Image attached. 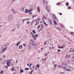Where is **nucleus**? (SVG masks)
<instances>
[{
	"label": "nucleus",
	"mask_w": 74,
	"mask_h": 74,
	"mask_svg": "<svg viewBox=\"0 0 74 74\" xmlns=\"http://www.w3.org/2000/svg\"><path fill=\"white\" fill-rule=\"evenodd\" d=\"M5 46H6V45H5L4 46V45H3L2 47V48L3 49H4H4H3V50H2V52H4V51H5V50H6V48H5Z\"/></svg>",
	"instance_id": "2"
},
{
	"label": "nucleus",
	"mask_w": 74,
	"mask_h": 74,
	"mask_svg": "<svg viewBox=\"0 0 74 74\" xmlns=\"http://www.w3.org/2000/svg\"><path fill=\"white\" fill-rule=\"evenodd\" d=\"M18 61V60H16V63H17V62Z\"/></svg>",
	"instance_id": "54"
},
{
	"label": "nucleus",
	"mask_w": 74,
	"mask_h": 74,
	"mask_svg": "<svg viewBox=\"0 0 74 74\" xmlns=\"http://www.w3.org/2000/svg\"><path fill=\"white\" fill-rule=\"evenodd\" d=\"M5 69H7V68H8V66H7V65L5 66Z\"/></svg>",
	"instance_id": "24"
},
{
	"label": "nucleus",
	"mask_w": 74,
	"mask_h": 74,
	"mask_svg": "<svg viewBox=\"0 0 74 74\" xmlns=\"http://www.w3.org/2000/svg\"><path fill=\"white\" fill-rule=\"evenodd\" d=\"M69 52H71V51L70 50Z\"/></svg>",
	"instance_id": "58"
},
{
	"label": "nucleus",
	"mask_w": 74,
	"mask_h": 74,
	"mask_svg": "<svg viewBox=\"0 0 74 74\" xmlns=\"http://www.w3.org/2000/svg\"><path fill=\"white\" fill-rule=\"evenodd\" d=\"M46 43H47V42H46V41H45V42L44 45H46Z\"/></svg>",
	"instance_id": "38"
},
{
	"label": "nucleus",
	"mask_w": 74,
	"mask_h": 74,
	"mask_svg": "<svg viewBox=\"0 0 74 74\" xmlns=\"http://www.w3.org/2000/svg\"><path fill=\"white\" fill-rule=\"evenodd\" d=\"M66 71H71V69H66Z\"/></svg>",
	"instance_id": "21"
},
{
	"label": "nucleus",
	"mask_w": 74,
	"mask_h": 74,
	"mask_svg": "<svg viewBox=\"0 0 74 74\" xmlns=\"http://www.w3.org/2000/svg\"><path fill=\"white\" fill-rule=\"evenodd\" d=\"M66 57L67 58H70L71 57V56H70V55H67L66 56Z\"/></svg>",
	"instance_id": "9"
},
{
	"label": "nucleus",
	"mask_w": 74,
	"mask_h": 74,
	"mask_svg": "<svg viewBox=\"0 0 74 74\" xmlns=\"http://www.w3.org/2000/svg\"><path fill=\"white\" fill-rule=\"evenodd\" d=\"M43 22L44 24H45V25H46V26H48V25L47 24H46V23L45 22V21H43Z\"/></svg>",
	"instance_id": "14"
},
{
	"label": "nucleus",
	"mask_w": 74,
	"mask_h": 74,
	"mask_svg": "<svg viewBox=\"0 0 74 74\" xmlns=\"http://www.w3.org/2000/svg\"><path fill=\"white\" fill-rule=\"evenodd\" d=\"M71 35H74V33L72 32L71 33Z\"/></svg>",
	"instance_id": "28"
},
{
	"label": "nucleus",
	"mask_w": 74,
	"mask_h": 74,
	"mask_svg": "<svg viewBox=\"0 0 74 74\" xmlns=\"http://www.w3.org/2000/svg\"><path fill=\"white\" fill-rule=\"evenodd\" d=\"M13 13H14V14H15V12L14 11Z\"/></svg>",
	"instance_id": "61"
},
{
	"label": "nucleus",
	"mask_w": 74,
	"mask_h": 74,
	"mask_svg": "<svg viewBox=\"0 0 74 74\" xmlns=\"http://www.w3.org/2000/svg\"><path fill=\"white\" fill-rule=\"evenodd\" d=\"M25 19V20H29V18H26V19Z\"/></svg>",
	"instance_id": "51"
},
{
	"label": "nucleus",
	"mask_w": 74,
	"mask_h": 74,
	"mask_svg": "<svg viewBox=\"0 0 74 74\" xmlns=\"http://www.w3.org/2000/svg\"><path fill=\"white\" fill-rule=\"evenodd\" d=\"M40 23H42V21H40Z\"/></svg>",
	"instance_id": "56"
},
{
	"label": "nucleus",
	"mask_w": 74,
	"mask_h": 74,
	"mask_svg": "<svg viewBox=\"0 0 74 74\" xmlns=\"http://www.w3.org/2000/svg\"><path fill=\"white\" fill-rule=\"evenodd\" d=\"M40 27V25H38V26L37 27V29H39Z\"/></svg>",
	"instance_id": "30"
},
{
	"label": "nucleus",
	"mask_w": 74,
	"mask_h": 74,
	"mask_svg": "<svg viewBox=\"0 0 74 74\" xmlns=\"http://www.w3.org/2000/svg\"><path fill=\"white\" fill-rule=\"evenodd\" d=\"M29 13L30 14H32V12H29Z\"/></svg>",
	"instance_id": "48"
},
{
	"label": "nucleus",
	"mask_w": 74,
	"mask_h": 74,
	"mask_svg": "<svg viewBox=\"0 0 74 74\" xmlns=\"http://www.w3.org/2000/svg\"><path fill=\"white\" fill-rule=\"evenodd\" d=\"M41 25V27H42V28H43V25Z\"/></svg>",
	"instance_id": "46"
},
{
	"label": "nucleus",
	"mask_w": 74,
	"mask_h": 74,
	"mask_svg": "<svg viewBox=\"0 0 74 74\" xmlns=\"http://www.w3.org/2000/svg\"><path fill=\"white\" fill-rule=\"evenodd\" d=\"M60 74H64V72H62Z\"/></svg>",
	"instance_id": "41"
},
{
	"label": "nucleus",
	"mask_w": 74,
	"mask_h": 74,
	"mask_svg": "<svg viewBox=\"0 0 74 74\" xmlns=\"http://www.w3.org/2000/svg\"><path fill=\"white\" fill-rule=\"evenodd\" d=\"M61 27H63V25H61Z\"/></svg>",
	"instance_id": "44"
},
{
	"label": "nucleus",
	"mask_w": 74,
	"mask_h": 74,
	"mask_svg": "<svg viewBox=\"0 0 74 74\" xmlns=\"http://www.w3.org/2000/svg\"><path fill=\"white\" fill-rule=\"evenodd\" d=\"M43 2L44 3H45V1L44 0H43Z\"/></svg>",
	"instance_id": "55"
},
{
	"label": "nucleus",
	"mask_w": 74,
	"mask_h": 74,
	"mask_svg": "<svg viewBox=\"0 0 74 74\" xmlns=\"http://www.w3.org/2000/svg\"><path fill=\"white\" fill-rule=\"evenodd\" d=\"M14 74H16V73H15V72H14Z\"/></svg>",
	"instance_id": "62"
},
{
	"label": "nucleus",
	"mask_w": 74,
	"mask_h": 74,
	"mask_svg": "<svg viewBox=\"0 0 74 74\" xmlns=\"http://www.w3.org/2000/svg\"><path fill=\"white\" fill-rule=\"evenodd\" d=\"M61 47L59 46V48H60Z\"/></svg>",
	"instance_id": "59"
},
{
	"label": "nucleus",
	"mask_w": 74,
	"mask_h": 74,
	"mask_svg": "<svg viewBox=\"0 0 74 74\" xmlns=\"http://www.w3.org/2000/svg\"><path fill=\"white\" fill-rule=\"evenodd\" d=\"M52 49H53V47H52Z\"/></svg>",
	"instance_id": "64"
},
{
	"label": "nucleus",
	"mask_w": 74,
	"mask_h": 74,
	"mask_svg": "<svg viewBox=\"0 0 74 74\" xmlns=\"http://www.w3.org/2000/svg\"><path fill=\"white\" fill-rule=\"evenodd\" d=\"M36 67H38V68H39V67H40V65H39V64H37L36 65Z\"/></svg>",
	"instance_id": "19"
},
{
	"label": "nucleus",
	"mask_w": 74,
	"mask_h": 74,
	"mask_svg": "<svg viewBox=\"0 0 74 74\" xmlns=\"http://www.w3.org/2000/svg\"><path fill=\"white\" fill-rule=\"evenodd\" d=\"M69 9H71V6H69Z\"/></svg>",
	"instance_id": "36"
},
{
	"label": "nucleus",
	"mask_w": 74,
	"mask_h": 74,
	"mask_svg": "<svg viewBox=\"0 0 74 74\" xmlns=\"http://www.w3.org/2000/svg\"><path fill=\"white\" fill-rule=\"evenodd\" d=\"M30 22H29V21H28L27 23V24H29Z\"/></svg>",
	"instance_id": "43"
},
{
	"label": "nucleus",
	"mask_w": 74,
	"mask_h": 74,
	"mask_svg": "<svg viewBox=\"0 0 74 74\" xmlns=\"http://www.w3.org/2000/svg\"><path fill=\"white\" fill-rule=\"evenodd\" d=\"M66 5H67V6L69 5V3H66Z\"/></svg>",
	"instance_id": "39"
},
{
	"label": "nucleus",
	"mask_w": 74,
	"mask_h": 74,
	"mask_svg": "<svg viewBox=\"0 0 74 74\" xmlns=\"http://www.w3.org/2000/svg\"><path fill=\"white\" fill-rule=\"evenodd\" d=\"M32 32H33V33H34V34H36V31H35V30H33L32 31Z\"/></svg>",
	"instance_id": "23"
},
{
	"label": "nucleus",
	"mask_w": 74,
	"mask_h": 74,
	"mask_svg": "<svg viewBox=\"0 0 74 74\" xmlns=\"http://www.w3.org/2000/svg\"><path fill=\"white\" fill-rule=\"evenodd\" d=\"M23 45H24V46H25V47H26V45L25 44H23Z\"/></svg>",
	"instance_id": "37"
},
{
	"label": "nucleus",
	"mask_w": 74,
	"mask_h": 74,
	"mask_svg": "<svg viewBox=\"0 0 74 74\" xmlns=\"http://www.w3.org/2000/svg\"><path fill=\"white\" fill-rule=\"evenodd\" d=\"M7 64L8 66H10V61H8L7 63Z\"/></svg>",
	"instance_id": "6"
},
{
	"label": "nucleus",
	"mask_w": 74,
	"mask_h": 74,
	"mask_svg": "<svg viewBox=\"0 0 74 74\" xmlns=\"http://www.w3.org/2000/svg\"><path fill=\"white\" fill-rule=\"evenodd\" d=\"M14 70V69L13 68H12L11 69V71H13Z\"/></svg>",
	"instance_id": "31"
},
{
	"label": "nucleus",
	"mask_w": 74,
	"mask_h": 74,
	"mask_svg": "<svg viewBox=\"0 0 74 74\" xmlns=\"http://www.w3.org/2000/svg\"><path fill=\"white\" fill-rule=\"evenodd\" d=\"M62 64L63 66H67V64H66V62L63 63H62Z\"/></svg>",
	"instance_id": "7"
},
{
	"label": "nucleus",
	"mask_w": 74,
	"mask_h": 74,
	"mask_svg": "<svg viewBox=\"0 0 74 74\" xmlns=\"http://www.w3.org/2000/svg\"><path fill=\"white\" fill-rule=\"evenodd\" d=\"M60 48H63V47H61Z\"/></svg>",
	"instance_id": "49"
},
{
	"label": "nucleus",
	"mask_w": 74,
	"mask_h": 74,
	"mask_svg": "<svg viewBox=\"0 0 74 74\" xmlns=\"http://www.w3.org/2000/svg\"><path fill=\"white\" fill-rule=\"evenodd\" d=\"M57 29L59 30H61V29H60V28L57 27Z\"/></svg>",
	"instance_id": "25"
},
{
	"label": "nucleus",
	"mask_w": 74,
	"mask_h": 74,
	"mask_svg": "<svg viewBox=\"0 0 74 74\" xmlns=\"http://www.w3.org/2000/svg\"><path fill=\"white\" fill-rule=\"evenodd\" d=\"M53 18L54 21H56V20H57V18H56V17L55 14H53Z\"/></svg>",
	"instance_id": "4"
},
{
	"label": "nucleus",
	"mask_w": 74,
	"mask_h": 74,
	"mask_svg": "<svg viewBox=\"0 0 74 74\" xmlns=\"http://www.w3.org/2000/svg\"><path fill=\"white\" fill-rule=\"evenodd\" d=\"M31 34H32V37L34 38V40H36L37 38V37L38 36V34H36L34 35L32 32H31Z\"/></svg>",
	"instance_id": "1"
},
{
	"label": "nucleus",
	"mask_w": 74,
	"mask_h": 74,
	"mask_svg": "<svg viewBox=\"0 0 74 74\" xmlns=\"http://www.w3.org/2000/svg\"><path fill=\"white\" fill-rule=\"evenodd\" d=\"M49 49H51V47H50Z\"/></svg>",
	"instance_id": "60"
},
{
	"label": "nucleus",
	"mask_w": 74,
	"mask_h": 74,
	"mask_svg": "<svg viewBox=\"0 0 74 74\" xmlns=\"http://www.w3.org/2000/svg\"><path fill=\"white\" fill-rule=\"evenodd\" d=\"M53 23L56 25H58V24H57V23H56V21H55V20L53 21Z\"/></svg>",
	"instance_id": "20"
},
{
	"label": "nucleus",
	"mask_w": 74,
	"mask_h": 74,
	"mask_svg": "<svg viewBox=\"0 0 74 74\" xmlns=\"http://www.w3.org/2000/svg\"><path fill=\"white\" fill-rule=\"evenodd\" d=\"M68 63H70V61H68Z\"/></svg>",
	"instance_id": "53"
},
{
	"label": "nucleus",
	"mask_w": 74,
	"mask_h": 74,
	"mask_svg": "<svg viewBox=\"0 0 74 74\" xmlns=\"http://www.w3.org/2000/svg\"><path fill=\"white\" fill-rule=\"evenodd\" d=\"M25 70H29V68H27L25 69Z\"/></svg>",
	"instance_id": "27"
},
{
	"label": "nucleus",
	"mask_w": 74,
	"mask_h": 74,
	"mask_svg": "<svg viewBox=\"0 0 74 74\" xmlns=\"http://www.w3.org/2000/svg\"><path fill=\"white\" fill-rule=\"evenodd\" d=\"M38 59H40V58L39 57H38Z\"/></svg>",
	"instance_id": "63"
},
{
	"label": "nucleus",
	"mask_w": 74,
	"mask_h": 74,
	"mask_svg": "<svg viewBox=\"0 0 74 74\" xmlns=\"http://www.w3.org/2000/svg\"><path fill=\"white\" fill-rule=\"evenodd\" d=\"M37 10L39 12H40V7H38Z\"/></svg>",
	"instance_id": "10"
},
{
	"label": "nucleus",
	"mask_w": 74,
	"mask_h": 74,
	"mask_svg": "<svg viewBox=\"0 0 74 74\" xmlns=\"http://www.w3.org/2000/svg\"><path fill=\"white\" fill-rule=\"evenodd\" d=\"M19 48L20 49H21V48H22V46H19Z\"/></svg>",
	"instance_id": "26"
},
{
	"label": "nucleus",
	"mask_w": 74,
	"mask_h": 74,
	"mask_svg": "<svg viewBox=\"0 0 74 74\" xmlns=\"http://www.w3.org/2000/svg\"><path fill=\"white\" fill-rule=\"evenodd\" d=\"M30 43L31 45H33L34 44V40H30Z\"/></svg>",
	"instance_id": "3"
},
{
	"label": "nucleus",
	"mask_w": 74,
	"mask_h": 74,
	"mask_svg": "<svg viewBox=\"0 0 74 74\" xmlns=\"http://www.w3.org/2000/svg\"><path fill=\"white\" fill-rule=\"evenodd\" d=\"M29 12V11H28L27 10V9H25V13H27V12Z\"/></svg>",
	"instance_id": "15"
},
{
	"label": "nucleus",
	"mask_w": 74,
	"mask_h": 74,
	"mask_svg": "<svg viewBox=\"0 0 74 74\" xmlns=\"http://www.w3.org/2000/svg\"><path fill=\"white\" fill-rule=\"evenodd\" d=\"M21 43V42H18L16 44L17 46H18V45Z\"/></svg>",
	"instance_id": "18"
},
{
	"label": "nucleus",
	"mask_w": 74,
	"mask_h": 74,
	"mask_svg": "<svg viewBox=\"0 0 74 74\" xmlns=\"http://www.w3.org/2000/svg\"><path fill=\"white\" fill-rule=\"evenodd\" d=\"M9 61L10 62H12V60H9Z\"/></svg>",
	"instance_id": "47"
},
{
	"label": "nucleus",
	"mask_w": 74,
	"mask_h": 74,
	"mask_svg": "<svg viewBox=\"0 0 74 74\" xmlns=\"http://www.w3.org/2000/svg\"><path fill=\"white\" fill-rule=\"evenodd\" d=\"M59 14H60V15H62V13H59Z\"/></svg>",
	"instance_id": "40"
},
{
	"label": "nucleus",
	"mask_w": 74,
	"mask_h": 74,
	"mask_svg": "<svg viewBox=\"0 0 74 74\" xmlns=\"http://www.w3.org/2000/svg\"><path fill=\"white\" fill-rule=\"evenodd\" d=\"M44 58H42V60H43V61H45V60H46V59H45V60H44L43 59Z\"/></svg>",
	"instance_id": "42"
},
{
	"label": "nucleus",
	"mask_w": 74,
	"mask_h": 74,
	"mask_svg": "<svg viewBox=\"0 0 74 74\" xmlns=\"http://www.w3.org/2000/svg\"><path fill=\"white\" fill-rule=\"evenodd\" d=\"M26 21V19H24L23 20V22H24V21Z\"/></svg>",
	"instance_id": "32"
},
{
	"label": "nucleus",
	"mask_w": 74,
	"mask_h": 74,
	"mask_svg": "<svg viewBox=\"0 0 74 74\" xmlns=\"http://www.w3.org/2000/svg\"><path fill=\"white\" fill-rule=\"evenodd\" d=\"M21 10L22 11H24V8H22L21 9Z\"/></svg>",
	"instance_id": "22"
},
{
	"label": "nucleus",
	"mask_w": 74,
	"mask_h": 74,
	"mask_svg": "<svg viewBox=\"0 0 74 74\" xmlns=\"http://www.w3.org/2000/svg\"><path fill=\"white\" fill-rule=\"evenodd\" d=\"M60 4H61V3H60L58 2L56 4V5H58Z\"/></svg>",
	"instance_id": "16"
},
{
	"label": "nucleus",
	"mask_w": 74,
	"mask_h": 74,
	"mask_svg": "<svg viewBox=\"0 0 74 74\" xmlns=\"http://www.w3.org/2000/svg\"><path fill=\"white\" fill-rule=\"evenodd\" d=\"M49 21L50 24H52V21L50 19H49Z\"/></svg>",
	"instance_id": "8"
},
{
	"label": "nucleus",
	"mask_w": 74,
	"mask_h": 74,
	"mask_svg": "<svg viewBox=\"0 0 74 74\" xmlns=\"http://www.w3.org/2000/svg\"><path fill=\"white\" fill-rule=\"evenodd\" d=\"M27 66H29V64H27Z\"/></svg>",
	"instance_id": "57"
},
{
	"label": "nucleus",
	"mask_w": 74,
	"mask_h": 74,
	"mask_svg": "<svg viewBox=\"0 0 74 74\" xmlns=\"http://www.w3.org/2000/svg\"><path fill=\"white\" fill-rule=\"evenodd\" d=\"M21 73H23V71L22 70H21Z\"/></svg>",
	"instance_id": "35"
},
{
	"label": "nucleus",
	"mask_w": 74,
	"mask_h": 74,
	"mask_svg": "<svg viewBox=\"0 0 74 74\" xmlns=\"http://www.w3.org/2000/svg\"><path fill=\"white\" fill-rule=\"evenodd\" d=\"M39 24V21H36L35 24V26H37V25Z\"/></svg>",
	"instance_id": "11"
},
{
	"label": "nucleus",
	"mask_w": 74,
	"mask_h": 74,
	"mask_svg": "<svg viewBox=\"0 0 74 74\" xmlns=\"http://www.w3.org/2000/svg\"><path fill=\"white\" fill-rule=\"evenodd\" d=\"M32 73H33V71H31L30 72V74H32Z\"/></svg>",
	"instance_id": "34"
},
{
	"label": "nucleus",
	"mask_w": 74,
	"mask_h": 74,
	"mask_svg": "<svg viewBox=\"0 0 74 74\" xmlns=\"http://www.w3.org/2000/svg\"><path fill=\"white\" fill-rule=\"evenodd\" d=\"M60 50H58V52H60Z\"/></svg>",
	"instance_id": "45"
},
{
	"label": "nucleus",
	"mask_w": 74,
	"mask_h": 74,
	"mask_svg": "<svg viewBox=\"0 0 74 74\" xmlns=\"http://www.w3.org/2000/svg\"><path fill=\"white\" fill-rule=\"evenodd\" d=\"M33 11V9H29L28 10V12H32Z\"/></svg>",
	"instance_id": "12"
},
{
	"label": "nucleus",
	"mask_w": 74,
	"mask_h": 74,
	"mask_svg": "<svg viewBox=\"0 0 74 74\" xmlns=\"http://www.w3.org/2000/svg\"><path fill=\"white\" fill-rule=\"evenodd\" d=\"M63 69H67V67H63Z\"/></svg>",
	"instance_id": "29"
},
{
	"label": "nucleus",
	"mask_w": 74,
	"mask_h": 74,
	"mask_svg": "<svg viewBox=\"0 0 74 74\" xmlns=\"http://www.w3.org/2000/svg\"><path fill=\"white\" fill-rule=\"evenodd\" d=\"M30 66H32V63L30 64Z\"/></svg>",
	"instance_id": "52"
},
{
	"label": "nucleus",
	"mask_w": 74,
	"mask_h": 74,
	"mask_svg": "<svg viewBox=\"0 0 74 74\" xmlns=\"http://www.w3.org/2000/svg\"><path fill=\"white\" fill-rule=\"evenodd\" d=\"M4 73V71H3L1 70L0 72V74H3Z\"/></svg>",
	"instance_id": "13"
},
{
	"label": "nucleus",
	"mask_w": 74,
	"mask_h": 74,
	"mask_svg": "<svg viewBox=\"0 0 74 74\" xmlns=\"http://www.w3.org/2000/svg\"><path fill=\"white\" fill-rule=\"evenodd\" d=\"M48 7H49V6L46 5V8L47 10V11H48L49 12H51V11L50 10L48 9Z\"/></svg>",
	"instance_id": "5"
},
{
	"label": "nucleus",
	"mask_w": 74,
	"mask_h": 74,
	"mask_svg": "<svg viewBox=\"0 0 74 74\" xmlns=\"http://www.w3.org/2000/svg\"><path fill=\"white\" fill-rule=\"evenodd\" d=\"M69 67L70 68V69H74V67H73L71 66H69Z\"/></svg>",
	"instance_id": "17"
},
{
	"label": "nucleus",
	"mask_w": 74,
	"mask_h": 74,
	"mask_svg": "<svg viewBox=\"0 0 74 74\" xmlns=\"http://www.w3.org/2000/svg\"><path fill=\"white\" fill-rule=\"evenodd\" d=\"M34 15H33V16H32V18H34Z\"/></svg>",
	"instance_id": "50"
},
{
	"label": "nucleus",
	"mask_w": 74,
	"mask_h": 74,
	"mask_svg": "<svg viewBox=\"0 0 74 74\" xmlns=\"http://www.w3.org/2000/svg\"><path fill=\"white\" fill-rule=\"evenodd\" d=\"M54 66L55 67H57V65H56V64L54 65Z\"/></svg>",
	"instance_id": "33"
}]
</instances>
